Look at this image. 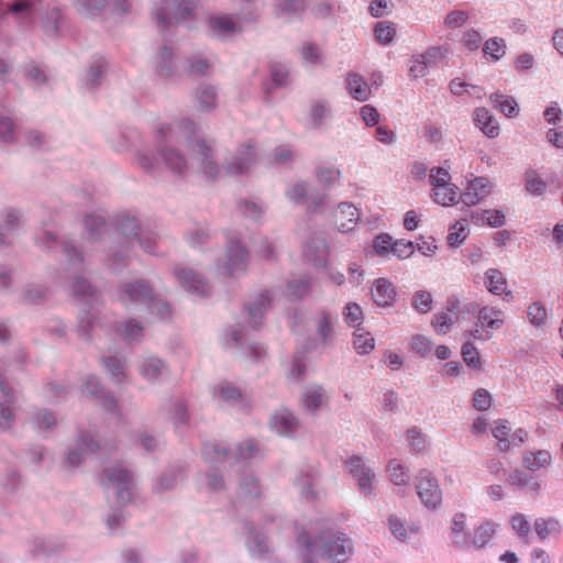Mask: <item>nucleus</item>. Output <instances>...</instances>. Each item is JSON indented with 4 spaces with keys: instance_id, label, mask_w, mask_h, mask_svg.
Here are the masks:
<instances>
[{
    "instance_id": "obj_5",
    "label": "nucleus",
    "mask_w": 563,
    "mask_h": 563,
    "mask_svg": "<svg viewBox=\"0 0 563 563\" xmlns=\"http://www.w3.org/2000/svg\"><path fill=\"white\" fill-rule=\"evenodd\" d=\"M62 252L66 258V275L69 279V289L74 297L89 306L98 302V294L90 283L84 278L86 272L85 257L82 253L70 242L62 243Z\"/></svg>"
},
{
    "instance_id": "obj_16",
    "label": "nucleus",
    "mask_w": 563,
    "mask_h": 563,
    "mask_svg": "<svg viewBox=\"0 0 563 563\" xmlns=\"http://www.w3.org/2000/svg\"><path fill=\"white\" fill-rule=\"evenodd\" d=\"M174 274L180 286L188 292L199 297L210 295L211 287L209 283L195 269L179 265L175 267Z\"/></svg>"
},
{
    "instance_id": "obj_27",
    "label": "nucleus",
    "mask_w": 563,
    "mask_h": 563,
    "mask_svg": "<svg viewBox=\"0 0 563 563\" xmlns=\"http://www.w3.org/2000/svg\"><path fill=\"white\" fill-rule=\"evenodd\" d=\"M271 428L280 435L291 437L297 432L299 421L288 409H279L271 418Z\"/></svg>"
},
{
    "instance_id": "obj_36",
    "label": "nucleus",
    "mask_w": 563,
    "mask_h": 563,
    "mask_svg": "<svg viewBox=\"0 0 563 563\" xmlns=\"http://www.w3.org/2000/svg\"><path fill=\"white\" fill-rule=\"evenodd\" d=\"M345 87L349 95L360 102L368 100L372 95L371 86L358 73L347 74L345 79Z\"/></svg>"
},
{
    "instance_id": "obj_43",
    "label": "nucleus",
    "mask_w": 563,
    "mask_h": 563,
    "mask_svg": "<svg viewBox=\"0 0 563 563\" xmlns=\"http://www.w3.org/2000/svg\"><path fill=\"white\" fill-rule=\"evenodd\" d=\"M107 68V62L102 56H96L91 59L84 77L86 87L93 89L101 85Z\"/></svg>"
},
{
    "instance_id": "obj_62",
    "label": "nucleus",
    "mask_w": 563,
    "mask_h": 563,
    "mask_svg": "<svg viewBox=\"0 0 563 563\" xmlns=\"http://www.w3.org/2000/svg\"><path fill=\"white\" fill-rule=\"evenodd\" d=\"M390 481L397 486H406L409 482L408 471L398 460H390L387 465Z\"/></svg>"
},
{
    "instance_id": "obj_50",
    "label": "nucleus",
    "mask_w": 563,
    "mask_h": 563,
    "mask_svg": "<svg viewBox=\"0 0 563 563\" xmlns=\"http://www.w3.org/2000/svg\"><path fill=\"white\" fill-rule=\"evenodd\" d=\"M433 201L441 206H451L457 198V187L453 184L432 187Z\"/></svg>"
},
{
    "instance_id": "obj_35",
    "label": "nucleus",
    "mask_w": 563,
    "mask_h": 563,
    "mask_svg": "<svg viewBox=\"0 0 563 563\" xmlns=\"http://www.w3.org/2000/svg\"><path fill=\"white\" fill-rule=\"evenodd\" d=\"M197 108L201 112H211L218 107V88L210 84H201L194 95Z\"/></svg>"
},
{
    "instance_id": "obj_32",
    "label": "nucleus",
    "mask_w": 563,
    "mask_h": 563,
    "mask_svg": "<svg viewBox=\"0 0 563 563\" xmlns=\"http://www.w3.org/2000/svg\"><path fill=\"white\" fill-rule=\"evenodd\" d=\"M305 257L316 266H325L329 255L328 244L323 238H312L303 245Z\"/></svg>"
},
{
    "instance_id": "obj_33",
    "label": "nucleus",
    "mask_w": 563,
    "mask_h": 563,
    "mask_svg": "<svg viewBox=\"0 0 563 563\" xmlns=\"http://www.w3.org/2000/svg\"><path fill=\"white\" fill-rule=\"evenodd\" d=\"M361 219V211L350 202L338 205L335 220L341 232H350Z\"/></svg>"
},
{
    "instance_id": "obj_57",
    "label": "nucleus",
    "mask_w": 563,
    "mask_h": 563,
    "mask_svg": "<svg viewBox=\"0 0 563 563\" xmlns=\"http://www.w3.org/2000/svg\"><path fill=\"white\" fill-rule=\"evenodd\" d=\"M353 345L358 354L365 355L374 350L375 340L369 332L357 328L353 333Z\"/></svg>"
},
{
    "instance_id": "obj_64",
    "label": "nucleus",
    "mask_w": 563,
    "mask_h": 563,
    "mask_svg": "<svg viewBox=\"0 0 563 563\" xmlns=\"http://www.w3.org/2000/svg\"><path fill=\"white\" fill-rule=\"evenodd\" d=\"M374 35L376 41L382 45H388L393 42L396 30L391 22L382 21L378 22L374 27Z\"/></svg>"
},
{
    "instance_id": "obj_48",
    "label": "nucleus",
    "mask_w": 563,
    "mask_h": 563,
    "mask_svg": "<svg viewBox=\"0 0 563 563\" xmlns=\"http://www.w3.org/2000/svg\"><path fill=\"white\" fill-rule=\"evenodd\" d=\"M261 485L253 474H243L239 484V496L243 499H252L261 496Z\"/></svg>"
},
{
    "instance_id": "obj_53",
    "label": "nucleus",
    "mask_w": 563,
    "mask_h": 563,
    "mask_svg": "<svg viewBox=\"0 0 563 563\" xmlns=\"http://www.w3.org/2000/svg\"><path fill=\"white\" fill-rule=\"evenodd\" d=\"M30 422L35 430L42 432L52 430L57 420L52 411L47 409H38L33 413Z\"/></svg>"
},
{
    "instance_id": "obj_17",
    "label": "nucleus",
    "mask_w": 563,
    "mask_h": 563,
    "mask_svg": "<svg viewBox=\"0 0 563 563\" xmlns=\"http://www.w3.org/2000/svg\"><path fill=\"white\" fill-rule=\"evenodd\" d=\"M286 197L294 203L306 205L310 211H317L323 203L324 194H312L307 181H297L286 189Z\"/></svg>"
},
{
    "instance_id": "obj_63",
    "label": "nucleus",
    "mask_w": 563,
    "mask_h": 563,
    "mask_svg": "<svg viewBox=\"0 0 563 563\" xmlns=\"http://www.w3.org/2000/svg\"><path fill=\"white\" fill-rule=\"evenodd\" d=\"M317 180L324 186L338 184L341 179V170L334 166H319L316 170Z\"/></svg>"
},
{
    "instance_id": "obj_38",
    "label": "nucleus",
    "mask_w": 563,
    "mask_h": 563,
    "mask_svg": "<svg viewBox=\"0 0 563 563\" xmlns=\"http://www.w3.org/2000/svg\"><path fill=\"white\" fill-rule=\"evenodd\" d=\"M504 321V312L495 307L485 306L478 311L477 325L486 332L500 329Z\"/></svg>"
},
{
    "instance_id": "obj_10",
    "label": "nucleus",
    "mask_w": 563,
    "mask_h": 563,
    "mask_svg": "<svg viewBox=\"0 0 563 563\" xmlns=\"http://www.w3.org/2000/svg\"><path fill=\"white\" fill-rule=\"evenodd\" d=\"M155 19L162 29L176 22H188L194 18V7L186 0H162V3L155 8Z\"/></svg>"
},
{
    "instance_id": "obj_21",
    "label": "nucleus",
    "mask_w": 563,
    "mask_h": 563,
    "mask_svg": "<svg viewBox=\"0 0 563 563\" xmlns=\"http://www.w3.org/2000/svg\"><path fill=\"white\" fill-rule=\"evenodd\" d=\"M140 375L151 384L163 382L169 375L167 364L155 355H145L139 361Z\"/></svg>"
},
{
    "instance_id": "obj_14",
    "label": "nucleus",
    "mask_w": 563,
    "mask_h": 563,
    "mask_svg": "<svg viewBox=\"0 0 563 563\" xmlns=\"http://www.w3.org/2000/svg\"><path fill=\"white\" fill-rule=\"evenodd\" d=\"M256 162V152L252 144H242L238 150L227 157L224 163V175L242 176L249 173Z\"/></svg>"
},
{
    "instance_id": "obj_40",
    "label": "nucleus",
    "mask_w": 563,
    "mask_h": 563,
    "mask_svg": "<svg viewBox=\"0 0 563 563\" xmlns=\"http://www.w3.org/2000/svg\"><path fill=\"white\" fill-rule=\"evenodd\" d=\"M498 523L493 520H486L476 527L472 534H470V549L484 548L495 536Z\"/></svg>"
},
{
    "instance_id": "obj_7",
    "label": "nucleus",
    "mask_w": 563,
    "mask_h": 563,
    "mask_svg": "<svg viewBox=\"0 0 563 563\" xmlns=\"http://www.w3.org/2000/svg\"><path fill=\"white\" fill-rule=\"evenodd\" d=\"M102 485L115 494L117 505L124 506L131 501L133 496V478L132 474L122 465H113L103 471L101 476Z\"/></svg>"
},
{
    "instance_id": "obj_19",
    "label": "nucleus",
    "mask_w": 563,
    "mask_h": 563,
    "mask_svg": "<svg viewBox=\"0 0 563 563\" xmlns=\"http://www.w3.org/2000/svg\"><path fill=\"white\" fill-rule=\"evenodd\" d=\"M81 393L82 395L93 398L106 411L118 413V400L103 390L97 376L88 375L86 377Z\"/></svg>"
},
{
    "instance_id": "obj_52",
    "label": "nucleus",
    "mask_w": 563,
    "mask_h": 563,
    "mask_svg": "<svg viewBox=\"0 0 563 563\" xmlns=\"http://www.w3.org/2000/svg\"><path fill=\"white\" fill-rule=\"evenodd\" d=\"M276 13L289 16L302 13L308 8L307 0H275Z\"/></svg>"
},
{
    "instance_id": "obj_49",
    "label": "nucleus",
    "mask_w": 563,
    "mask_h": 563,
    "mask_svg": "<svg viewBox=\"0 0 563 563\" xmlns=\"http://www.w3.org/2000/svg\"><path fill=\"white\" fill-rule=\"evenodd\" d=\"M246 545L251 555L254 558H262L268 552V545L265 536L254 528L249 530Z\"/></svg>"
},
{
    "instance_id": "obj_15",
    "label": "nucleus",
    "mask_w": 563,
    "mask_h": 563,
    "mask_svg": "<svg viewBox=\"0 0 563 563\" xmlns=\"http://www.w3.org/2000/svg\"><path fill=\"white\" fill-rule=\"evenodd\" d=\"M346 468L356 482L358 490L365 496L373 495L375 473L364 459L355 455L349 457Z\"/></svg>"
},
{
    "instance_id": "obj_12",
    "label": "nucleus",
    "mask_w": 563,
    "mask_h": 563,
    "mask_svg": "<svg viewBox=\"0 0 563 563\" xmlns=\"http://www.w3.org/2000/svg\"><path fill=\"white\" fill-rule=\"evenodd\" d=\"M416 488L420 500L427 508L435 510L440 507L442 490L432 472L426 468L419 471L416 477Z\"/></svg>"
},
{
    "instance_id": "obj_13",
    "label": "nucleus",
    "mask_w": 563,
    "mask_h": 563,
    "mask_svg": "<svg viewBox=\"0 0 563 563\" xmlns=\"http://www.w3.org/2000/svg\"><path fill=\"white\" fill-rule=\"evenodd\" d=\"M100 448L98 441L89 432L81 433L77 441L76 446L68 449L63 461L62 466L64 470L71 471L81 465L85 456L96 453Z\"/></svg>"
},
{
    "instance_id": "obj_37",
    "label": "nucleus",
    "mask_w": 563,
    "mask_h": 563,
    "mask_svg": "<svg viewBox=\"0 0 563 563\" xmlns=\"http://www.w3.org/2000/svg\"><path fill=\"white\" fill-rule=\"evenodd\" d=\"M470 534L466 530V516L463 512L455 514L450 530L452 543L461 550H470Z\"/></svg>"
},
{
    "instance_id": "obj_28",
    "label": "nucleus",
    "mask_w": 563,
    "mask_h": 563,
    "mask_svg": "<svg viewBox=\"0 0 563 563\" xmlns=\"http://www.w3.org/2000/svg\"><path fill=\"white\" fill-rule=\"evenodd\" d=\"M166 418L174 424L176 430H180L189 421L187 406L180 398L168 399L162 407Z\"/></svg>"
},
{
    "instance_id": "obj_1",
    "label": "nucleus",
    "mask_w": 563,
    "mask_h": 563,
    "mask_svg": "<svg viewBox=\"0 0 563 563\" xmlns=\"http://www.w3.org/2000/svg\"><path fill=\"white\" fill-rule=\"evenodd\" d=\"M196 123L188 118L161 124L155 136L157 155L147 150L140 151L136 155L139 166L151 172L162 159L175 174L197 170L208 180L219 179L224 175V166L216 159L212 144L196 137Z\"/></svg>"
},
{
    "instance_id": "obj_3",
    "label": "nucleus",
    "mask_w": 563,
    "mask_h": 563,
    "mask_svg": "<svg viewBox=\"0 0 563 563\" xmlns=\"http://www.w3.org/2000/svg\"><path fill=\"white\" fill-rule=\"evenodd\" d=\"M298 551L303 563H314L318 558L330 563H345L353 555V542L343 532L324 530L312 541L309 533L297 538Z\"/></svg>"
},
{
    "instance_id": "obj_31",
    "label": "nucleus",
    "mask_w": 563,
    "mask_h": 563,
    "mask_svg": "<svg viewBox=\"0 0 563 563\" xmlns=\"http://www.w3.org/2000/svg\"><path fill=\"white\" fill-rule=\"evenodd\" d=\"M372 298L377 306L390 307L396 301V288L386 278H378L373 283L371 289Z\"/></svg>"
},
{
    "instance_id": "obj_44",
    "label": "nucleus",
    "mask_w": 563,
    "mask_h": 563,
    "mask_svg": "<svg viewBox=\"0 0 563 563\" xmlns=\"http://www.w3.org/2000/svg\"><path fill=\"white\" fill-rule=\"evenodd\" d=\"M536 534L541 541L549 538H558L561 532L560 521L553 517L538 518L533 523Z\"/></svg>"
},
{
    "instance_id": "obj_30",
    "label": "nucleus",
    "mask_w": 563,
    "mask_h": 563,
    "mask_svg": "<svg viewBox=\"0 0 563 563\" xmlns=\"http://www.w3.org/2000/svg\"><path fill=\"white\" fill-rule=\"evenodd\" d=\"M155 74L162 79H169L176 74V63L169 47L163 46L153 58Z\"/></svg>"
},
{
    "instance_id": "obj_22",
    "label": "nucleus",
    "mask_w": 563,
    "mask_h": 563,
    "mask_svg": "<svg viewBox=\"0 0 563 563\" xmlns=\"http://www.w3.org/2000/svg\"><path fill=\"white\" fill-rule=\"evenodd\" d=\"M24 220L22 212L18 209L8 208L0 217V246L9 245L14 236L23 228Z\"/></svg>"
},
{
    "instance_id": "obj_51",
    "label": "nucleus",
    "mask_w": 563,
    "mask_h": 563,
    "mask_svg": "<svg viewBox=\"0 0 563 563\" xmlns=\"http://www.w3.org/2000/svg\"><path fill=\"white\" fill-rule=\"evenodd\" d=\"M181 479V473L179 471L169 470L162 474L157 481L153 484V492L156 494H164L173 490Z\"/></svg>"
},
{
    "instance_id": "obj_61",
    "label": "nucleus",
    "mask_w": 563,
    "mask_h": 563,
    "mask_svg": "<svg viewBox=\"0 0 563 563\" xmlns=\"http://www.w3.org/2000/svg\"><path fill=\"white\" fill-rule=\"evenodd\" d=\"M62 19V12L57 8H53L46 11L42 22L45 34L49 37H56L59 35V22Z\"/></svg>"
},
{
    "instance_id": "obj_23",
    "label": "nucleus",
    "mask_w": 563,
    "mask_h": 563,
    "mask_svg": "<svg viewBox=\"0 0 563 563\" xmlns=\"http://www.w3.org/2000/svg\"><path fill=\"white\" fill-rule=\"evenodd\" d=\"M213 400L222 407L246 408V400L241 390L234 385L223 382L214 386L212 391Z\"/></svg>"
},
{
    "instance_id": "obj_9",
    "label": "nucleus",
    "mask_w": 563,
    "mask_h": 563,
    "mask_svg": "<svg viewBox=\"0 0 563 563\" xmlns=\"http://www.w3.org/2000/svg\"><path fill=\"white\" fill-rule=\"evenodd\" d=\"M249 252L238 238H230L223 257L219 261V269L227 276H239L246 272Z\"/></svg>"
},
{
    "instance_id": "obj_24",
    "label": "nucleus",
    "mask_w": 563,
    "mask_h": 563,
    "mask_svg": "<svg viewBox=\"0 0 563 563\" xmlns=\"http://www.w3.org/2000/svg\"><path fill=\"white\" fill-rule=\"evenodd\" d=\"M492 184L486 177H475L468 181L465 190L461 195V200L465 206H476L483 201L492 191Z\"/></svg>"
},
{
    "instance_id": "obj_8",
    "label": "nucleus",
    "mask_w": 563,
    "mask_h": 563,
    "mask_svg": "<svg viewBox=\"0 0 563 563\" xmlns=\"http://www.w3.org/2000/svg\"><path fill=\"white\" fill-rule=\"evenodd\" d=\"M272 300L269 291H263L257 296L247 308L246 323L239 324V329L231 330L230 336L233 343L242 344L250 331H256L262 327L264 314L269 308Z\"/></svg>"
},
{
    "instance_id": "obj_39",
    "label": "nucleus",
    "mask_w": 563,
    "mask_h": 563,
    "mask_svg": "<svg viewBox=\"0 0 563 563\" xmlns=\"http://www.w3.org/2000/svg\"><path fill=\"white\" fill-rule=\"evenodd\" d=\"M107 232V222L103 216L88 214L85 218V228L82 232V240L91 243L101 240L102 235Z\"/></svg>"
},
{
    "instance_id": "obj_60",
    "label": "nucleus",
    "mask_w": 563,
    "mask_h": 563,
    "mask_svg": "<svg viewBox=\"0 0 563 563\" xmlns=\"http://www.w3.org/2000/svg\"><path fill=\"white\" fill-rule=\"evenodd\" d=\"M106 371L115 383H122L126 376L125 362L117 356H108L102 360Z\"/></svg>"
},
{
    "instance_id": "obj_45",
    "label": "nucleus",
    "mask_w": 563,
    "mask_h": 563,
    "mask_svg": "<svg viewBox=\"0 0 563 563\" xmlns=\"http://www.w3.org/2000/svg\"><path fill=\"white\" fill-rule=\"evenodd\" d=\"M388 528L390 533L400 542H408L412 534L419 533V527L416 525L405 526V522L397 516L388 518Z\"/></svg>"
},
{
    "instance_id": "obj_34",
    "label": "nucleus",
    "mask_w": 563,
    "mask_h": 563,
    "mask_svg": "<svg viewBox=\"0 0 563 563\" xmlns=\"http://www.w3.org/2000/svg\"><path fill=\"white\" fill-rule=\"evenodd\" d=\"M329 396L321 385L308 386L301 395V405L310 413L317 411L328 402Z\"/></svg>"
},
{
    "instance_id": "obj_29",
    "label": "nucleus",
    "mask_w": 563,
    "mask_h": 563,
    "mask_svg": "<svg viewBox=\"0 0 563 563\" xmlns=\"http://www.w3.org/2000/svg\"><path fill=\"white\" fill-rule=\"evenodd\" d=\"M473 121L475 126L489 139H495L500 133V126L497 119L487 108H476L473 112Z\"/></svg>"
},
{
    "instance_id": "obj_58",
    "label": "nucleus",
    "mask_w": 563,
    "mask_h": 563,
    "mask_svg": "<svg viewBox=\"0 0 563 563\" xmlns=\"http://www.w3.org/2000/svg\"><path fill=\"white\" fill-rule=\"evenodd\" d=\"M475 223H486L492 228H500L505 223V214L500 210H483L472 214Z\"/></svg>"
},
{
    "instance_id": "obj_54",
    "label": "nucleus",
    "mask_w": 563,
    "mask_h": 563,
    "mask_svg": "<svg viewBox=\"0 0 563 563\" xmlns=\"http://www.w3.org/2000/svg\"><path fill=\"white\" fill-rule=\"evenodd\" d=\"M456 319L457 314L454 309L448 308L445 311L435 313L431 324L438 334H446Z\"/></svg>"
},
{
    "instance_id": "obj_6",
    "label": "nucleus",
    "mask_w": 563,
    "mask_h": 563,
    "mask_svg": "<svg viewBox=\"0 0 563 563\" xmlns=\"http://www.w3.org/2000/svg\"><path fill=\"white\" fill-rule=\"evenodd\" d=\"M256 20L257 14L255 11L217 12L207 18L206 32L212 38L228 41L242 34L245 26Z\"/></svg>"
},
{
    "instance_id": "obj_4",
    "label": "nucleus",
    "mask_w": 563,
    "mask_h": 563,
    "mask_svg": "<svg viewBox=\"0 0 563 563\" xmlns=\"http://www.w3.org/2000/svg\"><path fill=\"white\" fill-rule=\"evenodd\" d=\"M135 245H139L148 254H154L156 240L153 234L147 235L143 231L135 216L122 214L118 219L115 241L108 253L109 265L113 269H119L120 266L125 265Z\"/></svg>"
},
{
    "instance_id": "obj_59",
    "label": "nucleus",
    "mask_w": 563,
    "mask_h": 563,
    "mask_svg": "<svg viewBox=\"0 0 563 563\" xmlns=\"http://www.w3.org/2000/svg\"><path fill=\"white\" fill-rule=\"evenodd\" d=\"M311 288V278L308 276H302L297 279H292L288 283V296L292 300L302 299L306 297Z\"/></svg>"
},
{
    "instance_id": "obj_42",
    "label": "nucleus",
    "mask_w": 563,
    "mask_h": 563,
    "mask_svg": "<svg viewBox=\"0 0 563 563\" xmlns=\"http://www.w3.org/2000/svg\"><path fill=\"white\" fill-rule=\"evenodd\" d=\"M331 119L332 110L329 101L317 99L310 103L309 120L313 129H321Z\"/></svg>"
},
{
    "instance_id": "obj_2",
    "label": "nucleus",
    "mask_w": 563,
    "mask_h": 563,
    "mask_svg": "<svg viewBox=\"0 0 563 563\" xmlns=\"http://www.w3.org/2000/svg\"><path fill=\"white\" fill-rule=\"evenodd\" d=\"M260 453L257 443L254 440H245L235 446L234 454L225 446L217 443H208L203 446L202 455L210 468L214 472L200 476V487L210 493H219L225 488V483L217 472L232 465L233 462L246 463L256 457Z\"/></svg>"
},
{
    "instance_id": "obj_11",
    "label": "nucleus",
    "mask_w": 563,
    "mask_h": 563,
    "mask_svg": "<svg viewBox=\"0 0 563 563\" xmlns=\"http://www.w3.org/2000/svg\"><path fill=\"white\" fill-rule=\"evenodd\" d=\"M154 290L147 280L137 279L124 283L119 288V300L128 308L133 306H144L152 302Z\"/></svg>"
},
{
    "instance_id": "obj_25",
    "label": "nucleus",
    "mask_w": 563,
    "mask_h": 563,
    "mask_svg": "<svg viewBox=\"0 0 563 563\" xmlns=\"http://www.w3.org/2000/svg\"><path fill=\"white\" fill-rule=\"evenodd\" d=\"M335 317L325 310H319L313 317V327L318 339L323 346H329L335 338Z\"/></svg>"
},
{
    "instance_id": "obj_41",
    "label": "nucleus",
    "mask_w": 563,
    "mask_h": 563,
    "mask_svg": "<svg viewBox=\"0 0 563 563\" xmlns=\"http://www.w3.org/2000/svg\"><path fill=\"white\" fill-rule=\"evenodd\" d=\"M73 5L80 16L93 20L102 15L109 0H74Z\"/></svg>"
},
{
    "instance_id": "obj_55",
    "label": "nucleus",
    "mask_w": 563,
    "mask_h": 563,
    "mask_svg": "<svg viewBox=\"0 0 563 563\" xmlns=\"http://www.w3.org/2000/svg\"><path fill=\"white\" fill-rule=\"evenodd\" d=\"M482 51L486 58L498 62L506 54V42L501 37H492L484 43Z\"/></svg>"
},
{
    "instance_id": "obj_18",
    "label": "nucleus",
    "mask_w": 563,
    "mask_h": 563,
    "mask_svg": "<svg viewBox=\"0 0 563 563\" xmlns=\"http://www.w3.org/2000/svg\"><path fill=\"white\" fill-rule=\"evenodd\" d=\"M16 397L11 387L0 375V428L10 429L16 417Z\"/></svg>"
},
{
    "instance_id": "obj_56",
    "label": "nucleus",
    "mask_w": 563,
    "mask_h": 563,
    "mask_svg": "<svg viewBox=\"0 0 563 563\" xmlns=\"http://www.w3.org/2000/svg\"><path fill=\"white\" fill-rule=\"evenodd\" d=\"M406 439L410 451L413 453H423L429 448L428 437L417 427L407 430Z\"/></svg>"
},
{
    "instance_id": "obj_20",
    "label": "nucleus",
    "mask_w": 563,
    "mask_h": 563,
    "mask_svg": "<svg viewBox=\"0 0 563 563\" xmlns=\"http://www.w3.org/2000/svg\"><path fill=\"white\" fill-rule=\"evenodd\" d=\"M294 486L298 490L300 498L307 501L319 500L324 494L320 488L317 472H300L294 479Z\"/></svg>"
},
{
    "instance_id": "obj_46",
    "label": "nucleus",
    "mask_w": 563,
    "mask_h": 563,
    "mask_svg": "<svg viewBox=\"0 0 563 563\" xmlns=\"http://www.w3.org/2000/svg\"><path fill=\"white\" fill-rule=\"evenodd\" d=\"M34 241L43 251H52L58 245L57 236L49 222H43V225L35 233Z\"/></svg>"
},
{
    "instance_id": "obj_47",
    "label": "nucleus",
    "mask_w": 563,
    "mask_h": 563,
    "mask_svg": "<svg viewBox=\"0 0 563 563\" xmlns=\"http://www.w3.org/2000/svg\"><path fill=\"white\" fill-rule=\"evenodd\" d=\"M492 104L508 118H516L519 114L518 102L512 98L499 92L489 97Z\"/></svg>"
},
{
    "instance_id": "obj_26",
    "label": "nucleus",
    "mask_w": 563,
    "mask_h": 563,
    "mask_svg": "<svg viewBox=\"0 0 563 563\" xmlns=\"http://www.w3.org/2000/svg\"><path fill=\"white\" fill-rule=\"evenodd\" d=\"M484 287L493 295L504 297L509 300L512 298L508 289V283L505 275L497 268H488L483 276Z\"/></svg>"
}]
</instances>
